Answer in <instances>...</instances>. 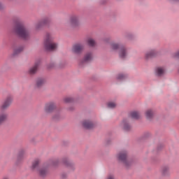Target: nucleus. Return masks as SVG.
<instances>
[{
    "label": "nucleus",
    "mask_w": 179,
    "mask_h": 179,
    "mask_svg": "<svg viewBox=\"0 0 179 179\" xmlns=\"http://www.w3.org/2000/svg\"><path fill=\"white\" fill-rule=\"evenodd\" d=\"M55 108H56L55 103L54 102H50L45 105V111L46 113H52V111H54Z\"/></svg>",
    "instance_id": "obj_8"
},
{
    "label": "nucleus",
    "mask_w": 179,
    "mask_h": 179,
    "mask_svg": "<svg viewBox=\"0 0 179 179\" xmlns=\"http://www.w3.org/2000/svg\"><path fill=\"white\" fill-rule=\"evenodd\" d=\"M47 23H48V20L47 19L43 20L41 22L36 24L35 29H36V30H38L40 27H41L42 26H44V24H47Z\"/></svg>",
    "instance_id": "obj_12"
},
{
    "label": "nucleus",
    "mask_w": 179,
    "mask_h": 179,
    "mask_svg": "<svg viewBox=\"0 0 179 179\" xmlns=\"http://www.w3.org/2000/svg\"><path fill=\"white\" fill-rule=\"evenodd\" d=\"M153 115H155V112H153L152 109H148L145 111V117L148 120H150V118H153Z\"/></svg>",
    "instance_id": "obj_15"
},
{
    "label": "nucleus",
    "mask_w": 179,
    "mask_h": 179,
    "mask_svg": "<svg viewBox=\"0 0 179 179\" xmlns=\"http://www.w3.org/2000/svg\"><path fill=\"white\" fill-rule=\"evenodd\" d=\"M157 54V52H156V50H150V52L145 54V58L146 59H149V58H152L155 57Z\"/></svg>",
    "instance_id": "obj_13"
},
{
    "label": "nucleus",
    "mask_w": 179,
    "mask_h": 179,
    "mask_svg": "<svg viewBox=\"0 0 179 179\" xmlns=\"http://www.w3.org/2000/svg\"><path fill=\"white\" fill-rule=\"evenodd\" d=\"M39 66H40V62L35 63L34 66L31 67L29 71L30 75H34V73H36Z\"/></svg>",
    "instance_id": "obj_10"
},
{
    "label": "nucleus",
    "mask_w": 179,
    "mask_h": 179,
    "mask_svg": "<svg viewBox=\"0 0 179 179\" xmlns=\"http://www.w3.org/2000/svg\"><path fill=\"white\" fill-rule=\"evenodd\" d=\"M85 48V46L83 44L81 43H77L73 46L72 51L75 54H80L83 51V49Z\"/></svg>",
    "instance_id": "obj_6"
},
{
    "label": "nucleus",
    "mask_w": 179,
    "mask_h": 179,
    "mask_svg": "<svg viewBox=\"0 0 179 179\" xmlns=\"http://www.w3.org/2000/svg\"><path fill=\"white\" fill-rule=\"evenodd\" d=\"M44 45L45 49L48 51H54L55 50H57V47H58V44L54 43L52 36H51V34H48L46 36V38L45 41L44 42Z\"/></svg>",
    "instance_id": "obj_3"
},
{
    "label": "nucleus",
    "mask_w": 179,
    "mask_h": 179,
    "mask_svg": "<svg viewBox=\"0 0 179 179\" xmlns=\"http://www.w3.org/2000/svg\"><path fill=\"white\" fill-rule=\"evenodd\" d=\"M64 164H66V166H68V164H69V162L68 161H64Z\"/></svg>",
    "instance_id": "obj_28"
},
{
    "label": "nucleus",
    "mask_w": 179,
    "mask_h": 179,
    "mask_svg": "<svg viewBox=\"0 0 179 179\" xmlns=\"http://www.w3.org/2000/svg\"><path fill=\"white\" fill-rule=\"evenodd\" d=\"M83 126L87 129H92L94 127V123L90 120H84L83 122Z\"/></svg>",
    "instance_id": "obj_9"
},
{
    "label": "nucleus",
    "mask_w": 179,
    "mask_h": 179,
    "mask_svg": "<svg viewBox=\"0 0 179 179\" xmlns=\"http://www.w3.org/2000/svg\"><path fill=\"white\" fill-rule=\"evenodd\" d=\"M167 171H169V167H164L162 169L163 174H166V173H167Z\"/></svg>",
    "instance_id": "obj_26"
},
{
    "label": "nucleus",
    "mask_w": 179,
    "mask_h": 179,
    "mask_svg": "<svg viewBox=\"0 0 179 179\" xmlns=\"http://www.w3.org/2000/svg\"><path fill=\"white\" fill-rule=\"evenodd\" d=\"M2 179H9L8 177H4Z\"/></svg>",
    "instance_id": "obj_30"
},
{
    "label": "nucleus",
    "mask_w": 179,
    "mask_h": 179,
    "mask_svg": "<svg viewBox=\"0 0 179 179\" xmlns=\"http://www.w3.org/2000/svg\"><path fill=\"white\" fill-rule=\"evenodd\" d=\"M122 127H123V129H124V131H129V129H131V126L128 124L127 120H123L122 122Z\"/></svg>",
    "instance_id": "obj_17"
},
{
    "label": "nucleus",
    "mask_w": 179,
    "mask_h": 179,
    "mask_svg": "<svg viewBox=\"0 0 179 179\" xmlns=\"http://www.w3.org/2000/svg\"><path fill=\"white\" fill-rule=\"evenodd\" d=\"M106 179H114V176H113L112 175H110L107 177Z\"/></svg>",
    "instance_id": "obj_27"
},
{
    "label": "nucleus",
    "mask_w": 179,
    "mask_h": 179,
    "mask_svg": "<svg viewBox=\"0 0 179 179\" xmlns=\"http://www.w3.org/2000/svg\"><path fill=\"white\" fill-rule=\"evenodd\" d=\"M126 76L124 74H119L117 76V79H119L120 80H122V79H125Z\"/></svg>",
    "instance_id": "obj_25"
},
{
    "label": "nucleus",
    "mask_w": 179,
    "mask_h": 179,
    "mask_svg": "<svg viewBox=\"0 0 179 179\" xmlns=\"http://www.w3.org/2000/svg\"><path fill=\"white\" fill-rule=\"evenodd\" d=\"M8 120V113H3L0 114V125L3 124Z\"/></svg>",
    "instance_id": "obj_16"
},
{
    "label": "nucleus",
    "mask_w": 179,
    "mask_h": 179,
    "mask_svg": "<svg viewBox=\"0 0 179 179\" xmlns=\"http://www.w3.org/2000/svg\"><path fill=\"white\" fill-rule=\"evenodd\" d=\"M71 23L73 27H76L79 24V17L78 16L71 17Z\"/></svg>",
    "instance_id": "obj_11"
},
{
    "label": "nucleus",
    "mask_w": 179,
    "mask_h": 179,
    "mask_svg": "<svg viewBox=\"0 0 179 179\" xmlns=\"http://www.w3.org/2000/svg\"><path fill=\"white\" fill-rule=\"evenodd\" d=\"M12 101H13L12 96H8L1 106V110H6V108L10 106Z\"/></svg>",
    "instance_id": "obj_7"
},
{
    "label": "nucleus",
    "mask_w": 179,
    "mask_h": 179,
    "mask_svg": "<svg viewBox=\"0 0 179 179\" xmlns=\"http://www.w3.org/2000/svg\"><path fill=\"white\" fill-rule=\"evenodd\" d=\"M45 83V79L44 78H38L36 80V86L37 87H41Z\"/></svg>",
    "instance_id": "obj_18"
},
{
    "label": "nucleus",
    "mask_w": 179,
    "mask_h": 179,
    "mask_svg": "<svg viewBox=\"0 0 179 179\" xmlns=\"http://www.w3.org/2000/svg\"><path fill=\"white\" fill-rule=\"evenodd\" d=\"M93 59V55L91 52L87 53L83 59V62H89V61H92Z\"/></svg>",
    "instance_id": "obj_14"
},
{
    "label": "nucleus",
    "mask_w": 179,
    "mask_h": 179,
    "mask_svg": "<svg viewBox=\"0 0 179 179\" xmlns=\"http://www.w3.org/2000/svg\"><path fill=\"white\" fill-rule=\"evenodd\" d=\"M23 51V47H18L14 49L13 55H17V54H20Z\"/></svg>",
    "instance_id": "obj_20"
},
{
    "label": "nucleus",
    "mask_w": 179,
    "mask_h": 179,
    "mask_svg": "<svg viewBox=\"0 0 179 179\" xmlns=\"http://www.w3.org/2000/svg\"><path fill=\"white\" fill-rule=\"evenodd\" d=\"M111 48L114 50H118L120 58H122V59H124V58H127V55H128V52L127 51L125 47L121 46L118 43H113L111 44Z\"/></svg>",
    "instance_id": "obj_4"
},
{
    "label": "nucleus",
    "mask_w": 179,
    "mask_h": 179,
    "mask_svg": "<svg viewBox=\"0 0 179 179\" xmlns=\"http://www.w3.org/2000/svg\"><path fill=\"white\" fill-rule=\"evenodd\" d=\"M15 32L17 36L21 37V38H24V40H27V38L30 37V32H29L24 27V25L20 22L15 26Z\"/></svg>",
    "instance_id": "obj_1"
},
{
    "label": "nucleus",
    "mask_w": 179,
    "mask_h": 179,
    "mask_svg": "<svg viewBox=\"0 0 179 179\" xmlns=\"http://www.w3.org/2000/svg\"><path fill=\"white\" fill-rule=\"evenodd\" d=\"M165 70L163 67H158L156 69V73L158 76H162L164 75Z\"/></svg>",
    "instance_id": "obj_19"
},
{
    "label": "nucleus",
    "mask_w": 179,
    "mask_h": 179,
    "mask_svg": "<svg viewBox=\"0 0 179 179\" xmlns=\"http://www.w3.org/2000/svg\"><path fill=\"white\" fill-rule=\"evenodd\" d=\"M131 118H134V120H138L139 117H141V115L138 112H132L131 113Z\"/></svg>",
    "instance_id": "obj_21"
},
{
    "label": "nucleus",
    "mask_w": 179,
    "mask_h": 179,
    "mask_svg": "<svg viewBox=\"0 0 179 179\" xmlns=\"http://www.w3.org/2000/svg\"><path fill=\"white\" fill-rule=\"evenodd\" d=\"M108 108H115L117 107V104L115 102H109L108 103Z\"/></svg>",
    "instance_id": "obj_24"
},
{
    "label": "nucleus",
    "mask_w": 179,
    "mask_h": 179,
    "mask_svg": "<svg viewBox=\"0 0 179 179\" xmlns=\"http://www.w3.org/2000/svg\"><path fill=\"white\" fill-rule=\"evenodd\" d=\"M87 44L91 47H94V45H96V41H94L93 38H90L87 40Z\"/></svg>",
    "instance_id": "obj_22"
},
{
    "label": "nucleus",
    "mask_w": 179,
    "mask_h": 179,
    "mask_svg": "<svg viewBox=\"0 0 179 179\" xmlns=\"http://www.w3.org/2000/svg\"><path fill=\"white\" fill-rule=\"evenodd\" d=\"M117 159L120 162H122V163H124V164L126 165V166H128V164L129 162L128 159H127V152L122 151V152H120L117 155Z\"/></svg>",
    "instance_id": "obj_5"
},
{
    "label": "nucleus",
    "mask_w": 179,
    "mask_h": 179,
    "mask_svg": "<svg viewBox=\"0 0 179 179\" xmlns=\"http://www.w3.org/2000/svg\"><path fill=\"white\" fill-rule=\"evenodd\" d=\"M2 8H3L2 3H0V9H2Z\"/></svg>",
    "instance_id": "obj_29"
},
{
    "label": "nucleus",
    "mask_w": 179,
    "mask_h": 179,
    "mask_svg": "<svg viewBox=\"0 0 179 179\" xmlns=\"http://www.w3.org/2000/svg\"><path fill=\"white\" fill-rule=\"evenodd\" d=\"M64 103H72L73 101V99L71 96L65 97L63 99Z\"/></svg>",
    "instance_id": "obj_23"
},
{
    "label": "nucleus",
    "mask_w": 179,
    "mask_h": 179,
    "mask_svg": "<svg viewBox=\"0 0 179 179\" xmlns=\"http://www.w3.org/2000/svg\"><path fill=\"white\" fill-rule=\"evenodd\" d=\"M40 159H35L32 163L31 169L34 171H38L41 177H45L48 174V169L45 167H39Z\"/></svg>",
    "instance_id": "obj_2"
}]
</instances>
